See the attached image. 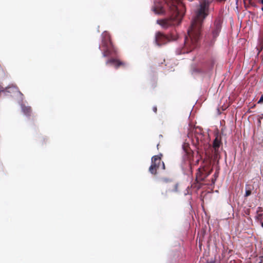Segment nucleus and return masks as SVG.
<instances>
[{
	"label": "nucleus",
	"instance_id": "1",
	"mask_svg": "<svg viewBox=\"0 0 263 263\" xmlns=\"http://www.w3.org/2000/svg\"><path fill=\"white\" fill-rule=\"evenodd\" d=\"M209 5L208 1L201 2L195 12L191 27L187 30L188 36L185 37L184 41V48L187 49V52L191 51L198 45L201 34L202 23L209 14Z\"/></svg>",
	"mask_w": 263,
	"mask_h": 263
},
{
	"label": "nucleus",
	"instance_id": "2",
	"mask_svg": "<svg viewBox=\"0 0 263 263\" xmlns=\"http://www.w3.org/2000/svg\"><path fill=\"white\" fill-rule=\"evenodd\" d=\"M165 5H156L153 8L154 11L158 14H164L166 12L165 6L171 13L170 17L157 21V24L162 28L167 29L180 24L183 16L184 7L180 0H164Z\"/></svg>",
	"mask_w": 263,
	"mask_h": 263
},
{
	"label": "nucleus",
	"instance_id": "3",
	"mask_svg": "<svg viewBox=\"0 0 263 263\" xmlns=\"http://www.w3.org/2000/svg\"><path fill=\"white\" fill-rule=\"evenodd\" d=\"M102 54L104 57H109L115 52V50L111 42L110 36L107 32L102 34Z\"/></svg>",
	"mask_w": 263,
	"mask_h": 263
},
{
	"label": "nucleus",
	"instance_id": "4",
	"mask_svg": "<svg viewBox=\"0 0 263 263\" xmlns=\"http://www.w3.org/2000/svg\"><path fill=\"white\" fill-rule=\"evenodd\" d=\"M212 170L213 169L211 166V164L209 162L205 163L198 169L197 172L196 173L195 181L197 183L199 184L198 188L201 185L200 182L204 181V179L211 174Z\"/></svg>",
	"mask_w": 263,
	"mask_h": 263
},
{
	"label": "nucleus",
	"instance_id": "5",
	"mask_svg": "<svg viewBox=\"0 0 263 263\" xmlns=\"http://www.w3.org/2000/svg\"><path fill=\"white\" fill-rule=\"evenodd\" d=\"M193 143L197 147L198 149L202 148V146H206L208 144V139L206 135H204L200 130H196L193 134L192 137Z\"/></svg>",
	"mask_w": 263,
	"mask_h": 263
},
{
	"label": "nucleus",
	"instance_id": "6",
	"mask_svg": "<svg viewBox=\"0 0 263 263\" xmlns=\"http://www.w3.org/2000/svg\"><path fill=\"white\" fill-rule=\"evenodd\" d=\"M177 40V36L172 33L165 34L161 32H157L155 34V43L159 46L165 45L168 42Z\"/></svg>",
	"mask_w": 263,
	"mask_h": 263
},
{
	"label": "nucleus",
	"instance_id": "7",
	"mask_svg": "<svg viewBox=\"0 0 263 263\" xmlns=\"http://www.w3.org/2000/svg\"><path fill=\"white\" fill-rule=\"evenodd\" d=\"M222 20L220 18L215 20L213 26L211 28V33L208 34L206 37L211 41V43L215 41L216 37L219 35L221 31Z\"/></svg>",
	"mask_w": 263,
	"mask_h": 263
},
{
	"label": "nucleus",
	"instance_id": "8",
	"mask_svg": "<svg viewBox=\"0 0 263 263\" xmlns=\"http://www.w3.org/2000/svg\"><path fill=\"white\" fill-rule=\"evenodd\" d=\"M162 155L160 154L159 155H156L152 158V164L149 167V172L153 175L157 174V171L159 166L162 165L163 170H165V164L163 162H161V156Z\"/></svg>",
	"mask_w": 263,
	"mask_h": 263
},
{
	"label": "nucleus",
	"instance_id": "9",
	"mask_svg": "<svg viewBox=\"0 0 263 263\" xmlns=\"http://www.w3.org/2000/svg\"><path fill=\"white\" fill-rule=\"evenodd\" d=\"M109 64H114L115 68L116 69H118L121 67H125L127 65L126 63L115 58H111L108 59L106 62V64L108 65Z\"/></svg>",
	"mask_w": 263,
	"mask_h": 263
},
{
	"label": "nucleus",
	"instance_id": "10",
	"mask_svg": "<svg viewBox=\"0 0 263 263\" xmlns=\"http://www.w3.org/2000/svg\"><path fill=\"white\" fill-rule=\"evenodd\" d=\"M221 144V138L217 136L214 139L213 143V147L214 149V154L217 156L218 154V149Z\"/></svg>",
	"mask_w": 263,
	"mask_h": 263
},
{
	"label": "nucleus",
	"instance_id": "11",
	"mask_svg": "<svg viewBox=\"0 0 263 263\" xmlns=\"http://www.w3.org/2000/svg\"><path fill=\"white\" fill-rule=\"evenodd\" d=\"M17 89L18 88L15 86H8L4 88L0 85V95L2 93H4V94H6L7 93H12L15 90H17Z\"/></svg>",
	"mask_w": 263,
	"mask_h": 263
},
{
	"label": "nucleus",
	"instance_id": "12",
	"mask_svg": "<svg viewBox=\"0 0 263 263\" xmlns=\"http://www.w3.org/2000/svg\"><path fill=\"white\" fill-rule=\"evenodd\" d=\"M161 181L164 182H170V187L168 189L169 192H176L177 191L178 185L177 184L172 182L171 179L165 178L161 179Z\"/></svg>",
	"mask_w": 263,
	"mask_h": 263
},
{
	"label": "nucleus",
	"instance_id": "13",
	"mask_svg": "<svg viewBox=\"0 0 263 263\" xmlns=\"http://www.w3.org/2000/svg\"><path fill=\"white\" fill-rule=\"evenodd\" d=\"M184 151L186 153L187 158L190 161V164H191V161L193 159L194 153L192 150L190 149L189 148H184Z\"/></svg>",
	"mask_w": 263,
	"mask_h": 263
},
{
	"label": "nucleus",
	"instance_id": "14",
	"mask_svg": "<svg viewBox=\"0 0 263 263\" xmlns=\"http://www.w3.org/2000/svg\"><path fill=\"white\" fill-rule=\"evenodd\" d=\"M22 110L24 114L26 116H30L32 109L29 106H22Z\"/></svg>",
	"mask_w": 263,
	"mask_h": 263
},
{
	"label": "nucleus",
	"instance_id": "15",
	"mask_svg": "<svg viewBox=\"0 0 263 263\" xmlns=\"http://www.w3.org/2000/svg\"><path fill=\"white\" fill-rule=\"evenodd\" d=\"M246 193H245V196L248 197L252 193L251 189H250L249 185H246Z\"/></svg>",
	"mask_w": 263,
	"mask_h": 263
},
{
	"label": "nucleus",
	"instance_id": "16",
	"mask_svg": "<svg viewBox=\"0 0 263 263\" xmlns=\"http://www.w3.org/2000/svg\"><path fill=\"white\" fill-rule=\"evenodd\" d=\"M218 173H217V172L215 173V174L214 175V178H213L212 179V182L213 184L215 183V182L218 177Z\"/></svg>",
	"mask_w": 263,
	"mask_h": 263
},
{
	"label": "nucleus",
	"instance_id": "17",
	"mask_svg": "<svg viewBox=\"0 0 263 263\" xmlns=\"http://www.w3.org/2000/svg\"><path fill=\"white\" fill-rule=\"evenodd\" d=\"M258 104L263 103V95L261 96L260 99L258 100Z\"/></svg>",
	"mask_w": 263,
	"mask_h": 263
},
{
	"label": "nucleus",
	"instance_id": "18",
	"mask_svg": "<svg viewBox=\"0 0 263 263\" xmlns=\"http://www.w3.org/2000/svg\"><path fill=\"white\" fill-rule=\"evenodd\" d=\"M153 110L156 113L157 111V107L156 106H154L153 107Z\"/></svg>",
	"mask_w": 263,
	"mask_h": 263
},
{
	"label": "nucleus",
	"instance_id": "19",
	"mask_svg": "<svg viewBox=\"0 0 263 263\" xmlns=\"http://www.w3.org/2000/svg\"><path fill=\"white\" fill-rule=\"evenodd\" d=\"M206 263H216V261L215 260H213L210 261V262H208Z\"/></svg>",
	"mask_w": 263,
	"mask_h": 263
},
{
	"label": "nucleus",
	"instance_id": "20",
	"mask_svg": "<svg viewBox=\"0 0 263 263\" xmlns=\"http://www.w3.org/2000/svg\"><path fill=\"white\" fill-rule=\"evenodd\" d=\"M199 163V160L198 159L196 161V164H198Z\"/></svg>",
	"mask_w": 263,
	"mask_h": 263
},
{
	"label": "nucleus",
	"instance_id": "21",
	"mask_svg": "<svg viewBox=\"0 0 263 263\" xmlns=\"http://www.w3.org/2000/svg\"><path fill=\"white\" fill-rule=\"evenodd\" d=\"M261 227H263V222L261 223Z\"/></svg>",
	"mask_w": 263,
	"mask_h": 263
}]
</instances>
